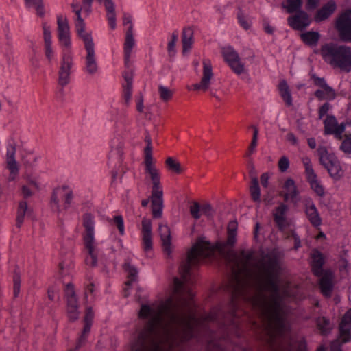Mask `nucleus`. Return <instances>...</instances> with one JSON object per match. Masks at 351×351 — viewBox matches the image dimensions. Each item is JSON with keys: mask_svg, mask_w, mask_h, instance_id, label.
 I'll return each mask as SVG.
<instances>
[{"mask_svg": "<svg viewBox=\"0 0 351 351\" xmlns=\"http://www.w3.org/2000/svg\"><path fill=\"white\" fill-rule=\"evenodd\" d=\"M25 1L27 7H35L38 16H44L45 10L43 4V0H25Z\"/></svg>", "mask_w": 351, "mask_h": 351, "instance_id": "obj_38", "label": "nucleus"}, {"mask_svg": "<svg viewBox=\"0 0 351 351\" xmlns=\"http://www.w3.org/2000/svg\"><path fill=\"white\" fill-rule=\"evenodd\" d=\"M22 193L24 197L27 198L32 195V192L31 190L26 186H23L22 187Z\"/></svg>", "mask_w": 351, "mask_h": 351, "instance_id": "obj_64", "label": "nucleus"}, {"mask_svg": "<svg viewBox=\"0 0 351 351\" xmlns=\"http://www.w3.org/2000/svg\"><path fill=\"white\" fill-rule=\"evenodd\" d=\"M287 23L293 29L302 31L311 25V19L306 12L300 10L287 18Z\"/></svg>", "mask_w": 351, "mask_h": 351, "instance_id": "obj_16", "label": "nucleus"}, {"mask_svg": "<svg viewBox=\"0 0 351 351\" xmlns=\"http://www.w3.org/2000/svg\"><path fill=\"white\" fill-rule=\"evenodd\" d=\"M158 93L160 99L165 101L169 100L173 96L172 91L163 85L158 86Z\"/></svg>", "mask_w": 351, "mask_h": 351, "instance_id": "obj_44", "label": "nucleus"}, {"mask_svg": "<svg viewBox=\"0 0 351 351\" xmlns=\"http://www.w3.org/2000/svg\"><path fill=\"white\" fill-rule=\"evenodd\" d=\"M93 318V313L92 309L88 308L86 310V315L84 317L85 325L84 327L83 332L78 339V342L76 346V350L83 344L90 330L92 320Z\"/></svg>", "mask_w": 351, "mask_h": 351, "instance_id": "obj_26", "label": "nucleus"}, {"mask_svg": "<svg viewBox=\"0 0 351 351\" xmlns=\"http://www.w3.org/2000/svg\"><path fill=\"white\" fill-rule=\"evenodd\" d=\"M319 160L331 177L338 179L341 176V167L335 155H320Z\"/></svg>", "mask_w": 351, "mask_h": 351, "instance_id": "obj_17", "label": "nucleus"}, {"mask_svg": "<svg viewBox=\"0 0 351 351\" xmlns=\"http://www.w3.org/2000/svg\"><path fill=\"white\" fill-rule=\"evenodd\" d=\"M346 125L347 123L345 122L339 124L334 115H328L324 121V134L333 135L336 138L341 139Z\"/></svg>", "mask_w": 351, "mask_h": 351, "instance_id": "obj_15", "label": "nucleus"}, {"mask_svg": "<svg viewBox=\"0 0 351 351\" xmlns=\"http://www.w3.org/2000/svg\"><path fill=\"white\" fill-rule=\"evenodd\" d=\"M320 0H307L306 8L307 10H313L317 8Z\"/></svg>", "mask_w": 351, "mask_h": 351, "instance_id": "obj_59", "label": "nucleus"}, {"mask_svg": "<svg viewBox=\"0 0 351 351\" xmlns=\"http://www.w3.org/2000/svg\"><path fill=\"white\" fill-rule=\"evenodd\" d=\"M145 179L152 184L151 203L154 218H160L163 210V191L160 182V170L152 155H145L143 162Z\"/></svg>", "mask_w": 351, "mask_h": 351, "instance_id": "obj_2", "label": "nucleus"}, {"mask_svg": "<svg viewBox=\"0 0 351 351\" xmlns=\"http://www.w3.org/2000/svg\"><path fill=\"white\" fill-rule=\"evenodd\" d=\"M237 223L235 221H231L228 225V232H237Z\"/></svg>", "mask_w": 351, "mask_h": 351, "instance_id": "obj_62", "label": "nucleus"}, {"mask_svg": "<svg viewBox=\"0 0 351 351\" xmlns=\"http://www.w3.org/2000/svg\"><path fill=\"white\" fill-rule=\"evenodd\" d=\"M28 207L26 202H21L19 205L16 216V226L20 228L23 223L24 217L28 213Z\"/></svg>", "mask_w": 351, "mask_h": 351, "instance_id": "obj_35", "label": "nucleus"}, {"mask_svg": "<svg viewBox=\"0 0 351 351\" xmlns=\"http://www.w3.org/2000/svg\"><path fill=\"white\" fill-rule=\"evenodd\" d=\"M250 193L252 199L255 202L260 201L261 191L258 186V180L256 177L252 178V185L250 186Z\"/></svg>", "mask_w": 351, "mask_h": 351, "instance_id": "obj_37", "label": "nucleus"}, {"mask_svg": "<svg viewBox=\"0 0 351 351\" xmlns=\"http://www.w3.org/2000/svg\"><path fill=\"white\" fill-rule=\"evenodd\" d=\"M317 327L323 335H326L331 330V325L328 319L324 317H319L317 320Z\"/></svg>", "mask_w": 351, "mask_h": 351, "instance_id": "obj_40", "label": "nucleus"}, {"mask_svg": "<svg viewBox=\"0 0 351 351\" xmlns=\"http://www.w3.org/2000/svg\"><path fill=\"white\" fill-rule=\"evenodd\" d=\"M300 38L305 45L314 47L318 43L320 34L318 32L306 31L300 34Z\"/></svg>", "mask_w": 351, "mask_h": 351, "instance_id": "obj_30", "label": "nucleus"}, {"mask_svg": "<svg viewBox=\"0 0 351 351\" xmlns=\"http://www.w3.org/2000/svg\"><path fill=\"white\" fill-rule=\"evenodd\" d=\"M278 167L281 171H286L289 167V159L286 156H282L278 161Z\"/></svg>", "mask_w": 351, "mask_h": 351, "instance_id": "obj_51", "label": "nucleus"}, {"mask_svg": "<svg viewBox=\"0 0 351 351\" xmlns=\"http://www.w3.org/2000/svg\"><path fill=\"white\" fill-rule=\"evenodd\" d=\"M132 95V87L123 86V98L125 103L128 105Z\"/></svg>", "mask_w": 351, "mask_h": 351, "instance_id": "obj_56", "label": "nucleus"}, {"mask_svg": "<svg viewBox=\"0 0 351 351\" xmlns=\"http://www.w3.org/2000/svg\"><path fill=\"white\" fill-rule=\"evenodd\" d=\"M182 53L186 54L192 49L193 44V32L191 28H184L182 34Z\"/></svg>", "mask_w": 351, "mask_h": 351, "instance_id": "obj_28", "label": "nucleus"}, {"mask_svg": "<svg viewBox=\"0 0 351 351\" xmlns=\"http://www.w3.org/2000/svg\"><path fill=\"white\" fill-rule=\"evenodd\" d=\"M6 162L7 168L9 169L10 173L9 179L10 180H13L15 179L19 172L18 164L14 157V155H8Z\"/></svg>", "mask_w": 351, "mask_h": 351, "instance_id": "obj_33", "label": "nucleus"}, {"mask_svg": "<svg viewBox=\"0 0 351 351\" xmlns=\"http://www.w3.org/2000/svg\"><path fill=\"white\" fill-rule=\"evenodd\" d=\"M254 128V133H253V137L250 146V152H252L254 151L256 145H257V139H258V128L255 126H253Z\"/></svg>", "mask_w": 351, "mask_h": 351, "instance_id": "obj_57", "label": "nucleus"}, {"mask_svg": "<svg viewBox=\"0 0 351 351\" xmlns=\"http://www.w3.org/2000/svg\"><path fill=\"white\" fill-rule=\"evenodd\" d=\"M84 226L86 229V233H94L95 222L93 217L90 214H86L84 217Z\"/></svg>", "mask_w": 351, "mask_h": 351, "instance_id": "obj_41", "label": "nucleus"}, {"mask_svg": "<svg viewBox=\"0 0 351 351\" xmlns=\"http://www.w3.org/2000/svg\"><path fill=\"white\" fill-rule=\"evenodd\" d=\"M152 227L149 219L142 220V245L145 252L149 253L152 250Z\"/></svg>", "mask_w": 351, "mask_h": 351, "instance_id": "obj_19", "label": "nucleus"}, {"mask_svg": "<svg viewBox=\"0 0 351 351\" xmlns=\"http://www.w3.org/2000/svg\"><path fill=\"white\" fill-rule=\"evenodd\" d=\"M99 3H103L106 10V17L108 25L112 29L117 27V19L115 13V5L112 0H97Z\"/></svg>", "mask_w": 351, "mask_h": 351, "instance_id": "obj_24", "label": "nucleus"}, {"mask_svg": "<svg viewBox=\"0 0 351 351\" xmlns=\"http://www.w3.org/2000/svg\"><path fill=\"white\" fill-rule=\"evenodd\" d=\"M190 213L192 217L195 219H199L201 217V208L198 203L194 202L190 206Z\"/></svg>", "mask_w": 351, "mask_h": 351, "instance_id": "obj_49", "label": "nucleus"}, {"mask_svg": "<svg viewBox=\"0 0 351 351\" xmlns=\"http://www.w3.org/2000/svg\"><path fill=\"white\" fill-rule=\"evenodd\" d=\"M278 90L280 97L286 103V105L291 106L293 104V99L289 86L286 80H282L279 82Z\"/></svg>", "mask_w": 351, "mask_h": 351, "instance_id": "obj_31", "label": "nucleus"}, {"mask_svg": "<svg viewBox=\"0 0 351 351\" xmlns=\"http://www.w3.org/2000/svg\"><path fill=\"white\" fill-rule=\"evenodd\" d=\"M286 139L287 141H289L291 145H297L298 143V138L295 136V135L292 133L289 132L286 135Z\"/></svg>", "mask_w": 351, "mask_h": 351, "instance_id": "obj_61", "label": "nucleus"}, {"mask_svg": "<svg viewBox=\"0 0 351 351\" xmlns=\"http://www.w3.org/2000/svg\"><path fill=\"white\" fill-rule=\"evenodd\" d=\"M311 258L313 272L315 275L321 276L319 286L322 293L326 297L330 296L333 287L332 273L330 271H323L322 266L324 263V260L322 254L318 250H313L312 251Z\"/></svg>", "mask_w": 351, "mask_h": 351, "instance_id": "obj_4", "label": "nucleus"}, {"mask_svg": "<svg viewBox=\"0 0 351 351\" xmlns=\"http://www.w3.org/2000/svg\"><path fill=\"white\" fill-rule=\"evenodd\" d=\"M123 77L125 81V84H124L123 86L132 87V74L130 72H124Z\"/></svg>", "mask_w": 351, "mask_h": 351, "instance_id": "obj_58", "label": "nucleus"}, {"mask_svg": "<svg viewBox=\"0 0 351 351\" xmlns=\"http://www.w3.org/2000/svg\"><path fill=\"white\" fill-rule=\"evenodd\" d=\"M305 213L308 221L313 226L319 227L322 224V219L318 210L311 199L305 203Z\"/></svg>", "mask_w": 351, "mask_h": 351, "instance_id": "obj_22", "label": "nucleus"}, {"mask_svg": "<svg viewBox=\"0 0 351 351\" xmlns=\"http://www.w3.org/2000/svg\"><path fill=\"white\" fill-rule=\"evenodd\" d=\"M285 199L286 201L295 202L298 194L295 182L291 178L287 179L285 182Z\"/></svg>", "mask_w": 351, "mask_h": 351, "instance_id": "obj_29", "label": "nucleus"}, {"mask_svg": "<svg viewBox=\"0 0 351 351\" xmlns=\"http://www.w3.org/2000/svg\"><path fill=\"white\" fill-rule=\"evenodd\" d=\"M93 1V0H83L82 7L77 1H73L71 3L73 12H75L77 16L75 21V26L77 34L80 37L90 34L85 31L86 24L84 19L82 18L81 12L84 10L86 14L88 15L91 12Z\"/></svg>", "mask_w": 351, "mask_h": 351, "instance_id": "obj_6", "label": "nucleus"}, {"mask_svg": "<svg viewBox=\"0 0 351 351\" xmlns=\"http://www.w3.org/2000/svg\"><path fill=\"white\" fill-rule=\"evenodd\" d=\"M201 213L208 217H212L214 214V210L209 204H206L201 207Z\"/></svg>", "mask_w": 351, "mask_h": 351, "instance_id": "obj_52", "label": "nucleus"}, {"mask_svg": "<svg viewBox=\"0 0 351 351\" xmlns=\"http://www.w3.org/2000/svg\"><path fill=\"white\" fill-rule=\"evenodd\" d=\"M339 340L342 343L351 340V308L346 313L339 324Z\"/></svg>", "mask_w": 351, "mask_h": 351, "instance_id": "obj_20", "label": "nucleus"}, {"mask_svg": "<svg viewBox=\"0 0 351 351\" xmlns=\"http://www.w3.org/2000/svg\"><path fill=\"white\" fill-rule=\"evenodd\" d=\"M84 43L87 52L86 57V70L90 74L97 72L98 66L95 56V46L91 34L84 35L80 37Z\"/></svg>", "mask_w": 351, "mask_h": 351, "instance_id": "obj_11", "label": "nucleus"}, {"mask_svg": "<svg viewBox=\"0 0 351 351\" xmlns=\"http://www.w3.org/2000/svg\"><path fill=\"white\" fill-rule=\"evenodd\" d=\"M222 56L231 69L238 75L247 73L245 64L241 62L239 53L230 45L222 48Z\"/></svg>", "mask_w": 351, "mask_h": 351, "instance_id": "obj_7", "label": "nucleus"}, {"mask_svg": "<svg viewBox=\"0 0 351 351\" xmlns=\"http://www.w3.org/2000/svg\"><path fill=\"white\" fill-rule=\"evenodd\" d=\"M178 40V31H174L171 37V40L167 43V51L169 56H174L176 53V44Z\"/></svg>", "mask_w": 351, "mask_h": 351, "instance_id": "obj_39", "label": "nucleus"}, {"mask_svg": "<svg viewBox=\"0 0 351 351\" xmlns=\"http://www.w3.org/2000/svg\"><path fill=\"white\" fill-rule=\"evenodd\" d=\"M305 167V176L306 180L309 183L311 189L319 196L323 197L325 194L324 188L321 184L315 173L311 162L308 158L305 157L302 159Z\"/></svg>", "mask_w": 351, "mask_h": 351, "instance_id": "obj_9", "label": "nucleus"}, {"mask_svg": "<svg viewBox=\"0 0 351 351\" xmlns=\"http://www.w3.org/2000/svg\"><path fill=\"white\" fill-rule=\"evenodd\" d=\"M330 108V105L328 102H326L322 106H320L318 110L319 119H322L325 115H326Z\"/></svg>", "mask_w": 351, "mask_h": 351, "instance_id": "obj_53", "label": "nucleus"}, {"mask_svg": "<svg viewBox=\"0 0 351 351\" xmlns=\"http://www.w3.org/2000/svg\"><path fill=\"white\" fill-rule=\"evenodd\" d=\"M6 154H21L25 152L22 141L16 136H10L5 142Z\"/></svg>", "mask_w": 351, "mask_h": 351, "instance_id": "obj_25", "label": "nucleus"}, {"mask_svg": "<svg viewBox=\"0 0 351 351\" xmlns=\"http://www.w3.org/2000/svg\"><path fill=\"white\" fill-rule=\"evenodd\" d=\"M203 71L202 77L199 83L192 84L189 87V90L206 91L210 87L213 78V66L209 59H204L202 61Z\"/></svg>", "mask_w": 351, "mask_h": 351, "instance_id": "obj_12", "label": "nucleus"}, {"mask_svg": "<svg viewBox=\"0 0 351 351\" xmlns=\"http://www.w3.org/2000/svg\"><path fill=\"white\" fill-rule=\"evenodd\" d=\"M158 232L161 239L163 250L167 255L170 256L172 252L170 228L166 224L160 223L158 227Z\"/></svg>", "mask_w": 351, "mask_h": 351, "instance_id": "obj_21", "label": "nucleus"}, {"mask_svg": "<svg viewBox=\"0 0 351 351\" xmlns=\"http://www.w3.org/2000/svg\"><path fill=\"white\" fill-rule=\"evenodd\" d=\"M123 24V25H129L123 45L124 62L125 66H128L133 48L135 46V40L133 35V23L132 16L130 14H124Z\"/></svg>", "mask_w": 351, "mask_h": 351, "instance_id": "obj_8", "label": "nucleus"}, {"mask_svg": "<svg viewBox=\"0 0 351 351\" xmlns=\"http://www.w3.org/2000/svg\"><path fill=\"white\" fill-rule=\"evenodd\" d=\"M84 241L85 247L88 252V256L86 258V263L90 266H95L97 263L98 250L94 233L85 234L84 235Z\"/></svg>", "mask_w": 351, "mask_h": 351, "instance_id": "obj_18", "label": "nucleus"}, {"mask_svg": "<svg viewBox=\"0 0 351 351\" xmlns=\"http://www.w3.org/2000/svg\"><path fill=\"white\" fill-rule=\"evenodd\" d=\"M145 142L146 143V146L144 148V154H148L152 153V139L148 132H146V135L145 136Z\"/></svg>", "mask_w": 351, "mask_h": 351, "instance_id": "obj_55", "label": "nucleus"}, {"mask_svg": "<svg viewBox=\"0 0 351 351\" xmlns=\"http://www.w3.org/2000/svg\"><path fill=\"white\" fill-rule=\"evenodd\" d=\"M111 223L116 226L121 235L125 234L124 221L121 215H116L111 220Z\"/></svg>", "mask_w": 351, "mask_h": 351, "instance_id": "obj_45", "label": "nucleus"}, {"mask_svg": "<svg viewBox=\"0 0 351 351\" xmlns=\"http://www.w3.org/2000/svg\"><path fill=\"white\" fill-rule=\"evenodd\" d=\"M58 38L62 49V59L58 72V83L62 87L70 82L71 67L73 64L71 31L68 19L60 14L57 16Z\"/></svg>", "mask_w": 351, "mask_h": 351, "instance_id": "obj_1", "label": "nucleus"}, {"mask_svg": "<svg viewBox=\"0 0 351 351\" xmlns=\"http://www.w3.org/2000/svg\"><path fill=\"white\" fill-rule=\"evenodd\" d=\"M269 175L267 173H263L261 176V184H262L263 186L267 187L268 183H269Z\"/></svg>", "mask_w": 351, "mask_h": 351, "instance_id": "obj_63", "label": "nucleus"}, {"mask_svg": "<svg viewBox=\"0 0 351 351\" xmlns=\"http://www.w3.org/2000/svg\"><path fill=\"white\" fill-rule=\"evenodd\" d=\"M123 268L125 271L128 273V276L131 278V280L127 282V285H129L132 281L136 280L138 274V271L133 265H130V263H125L123 265Z\"/></svg>", "mask_w": 351, "mask_h": 351, "instance_id": "obj_43", "label": "nucleus"}, {"mask_svg": "<svg viewBox=\"0 0 351 351\" xmlns=\"http://www.w3.org/2000/svg\"><path fill=\"white\" fill-rule=\"evenodd\" d=\"M325 62L341 71H351V47L334 43H326L320 48Z\"/></svg>", "mask_w": 351, "mask_h": 351, "instance_id": "obj_3", "label": "nucleus"}, {"mask_svg": "<svg viewBox=\"0 0 351 351\" xmlns=\"http://www.w3.org/2000/svg\"><path fill=\"white\" fill-rule=\"evenodd\" d=\"M73 192L67 187L56 189L52 194L50 206L53 211L60 213L71 204Z\"/></svg>", "mask_w": 351, "mask_h": 351, "instance_id": "obj_5", "label": "nucleus"}, {"mask_svg": "<svg viewBox=\"0 0 351 351\" xmlns=\"http://www.w3.org/2000/svg\"><path fill=\"white\" fill-rule=\"evenodd\" d=\"M302 0H283L282 6L287 13L293 14L302 10Z\"/></svg>", "mask_w": 351, "mask_h": 351, "instance_id": "obj_32", "label": "nucleus"}, {"mask_svg": "<svg viewBox=\"0 0 351 351\" xmlns=\"http://www.w3.org/2000/svg\"><path fill=\"white\" fill-rule=\"evenodd\" d=\"M169 349H132V351H168ZM271 351H306V349H271ZM317 351H326L317 349Z\"/></svg>", "mask_w": 351, "mask_h": 351, "instance_id": "obj_46", "label": "nucleus"}, {"mask_svg": "<svg viewBox=\"0 0 351 351\" xmlns=\"http://www.w3.org/2000/svg\"><path fill=\"white\" fill-rule=\"evenodd\" d=\"M110 146L112 152L121 154L124 146L123 138L119 135L114 136L110 141Z\"/></svg>", "mask_w": 351, "mask_h": 351, "instance_id": "obj_34", "label": "nucleus"}, {"mask_svg": "<svg viewBox=\"0 0 351 351\" xmlns=\"http://www.w3.org/2000/svg\"><path fill=\"white\" fill-rule=\"evenodd\" d=\"M165 163L168 170L172 173L179 174L182 172V167L180 162L173 157H168Z\"/></svg>", "mask_w": 351, "mask_h": 351, "instance_id": "obj_36", "label": "nucleus"}, {"mask_svg": "<svg viewBox=\"0 0 351 351\" xmlns=\"http://www.w3.org/2000/svg\"><path fill=\"white\" fill-rule=\"evenodd\" d=\"M237 241V232H228L227 244L233 245Z\"/></svg>", "mask_w": 351, "mask_h": 351, "instance_id": "obj_60", "label": "nucleus"}, {"mask_svg": "<svg viewBox=\"0 0 351 351\" xmlns=\"http://www.w3.org/2000/svg\"><path fill=\"white\" fill-rule=\"evenodd\" d=\"M336 4L335 1H330L319 10L315 16L316 22L322 21L328 19L335 10Z\"/></svg>", "mask_w": 351, "mask_h": 351, "instance_id": "obj_27", "label": "nucleus"}, {"mask_svg": "<svg viewBox=\"0 0 351 351\" xmlns=\"http://www.w3.org/2000/svg\"><path fill=\"white\" fill-rule=\"evenodd\" d=\"M287 210V206L281 204L279 206L276 207L273 212L274 221L281 230H283L288 225L285 216Z\"/></svg>", "mask_w": 351, "mask_h": 351, "instance_id": "obj_23", "label": "nucleus"}, {"mask_svg": "<svg viewBox=\"0 0 351 351\" xmlns=\"http://www.w3.org/2000/svg\"><path fill=\"white\" fill-rule=\"evenodd\" d=\"M14 285H13V291L14 297H17L20 292V285H21V279L20 277L17 275L14 276L13 279Z\"/></svg>", "mask_w": 351, "mask_h": 351, "instance_id": "obj_54", "label": "nucleus"}, {"mask_svg": "<svg viewBox=\"0 0 351 351\" xmlns=\"http://www.w3.org/2000/svg\"><path fill=\"white\" fill-rule=\"evenodd\" d=\"M45 53L49 62H51L55 58L56 55L52 47V43H45Z\"/></svg>", "mask_w": 351, "mask_h": 351, "instance_id": "obj_48", "label": "nucleus"}, {"mask_svg": "<svg viewBox=\"0 0 351 351\" xmlns=\"http://www.w3.org/2000/svg\"><path fill=\"white\" fill-rule=\"evenodd\" d=\"M65 297L67 302V314L70 320L75 321L78 318V304L73 285L71 282L66 284Z\"/></svg>", "mask_w": 351, "mask_h": 351, "instance_id": "obj_14", "label": "nucleus"}, {"mask_svg": "<svg viewBox=\"0 0 351 351\" xmlns=\"http://www.w3.org/2000/svg\"><path fill=\"white\" fill-rule=\"evenodd\" d=\"M44 43H52L51 28L46 23L43 24Z\"/></svg>", "mask_w": 351, "mask_h": 351, "instance_id": "obj_50", "label": "nucleus"}, {"mask_svg": "<svg viewBox=\"0 0 351 351\" xmlns=\"http://www.w3.org/2000/svg\"><path fill=\"white\" fill-rule=\"evenodd\" d=\"M311 77L315 85L320 88L314 93L319 100L332 101L335 99L336 93L335 90L328 85L324 78L317 77L315 74Z\"/></svg>", "mask_w": 351, "mask_h": 351, "instance_id": "obj_13", "label": "nucleus"}, {"mask_svg": "<svg viewBox=\"0 0 351 351\" xmlns=\"http://www.w3.org/2000/svg\"><path fill=\"white\" fill-rule=\"evenodd\" d=\"M237 19L239 25L244 29L247 30L251 27L252 23L247 19L241 9H239L237 13Z\"/></svg>", "mask_w": 351, "mask_h": 351, "instance_id": "obj_42", "label": "nucleus"}, {"mask_svg": "<svg viewBox=\"0 0 351 351\" xmlns=\"http://www.w3.org/2000/svg\"><path fill=\"white\" fill-rule=\"evenodd\" d=\"M335 27L343 40L351 42V9L346 10L339 15Z\"/></svg>", "mask_w": 351, "mask_h": 351, "instance_id": "obj_10", "label": "nucleus"}, {"mask_svg": "<svg viewBox=\"0 0 351 351\" xmlns=\"http://www.w3.org/2000/svg\"><path fill=\"white\" fill-rule=\"evenodd\" d=\"M340 149L345 154H351V134L346 135L343 140Z\"/></svg>", "mask_w": 351, "mask_h": 351, "instance_id": "obj_47", "label": "nucleus"}]
</instances>
